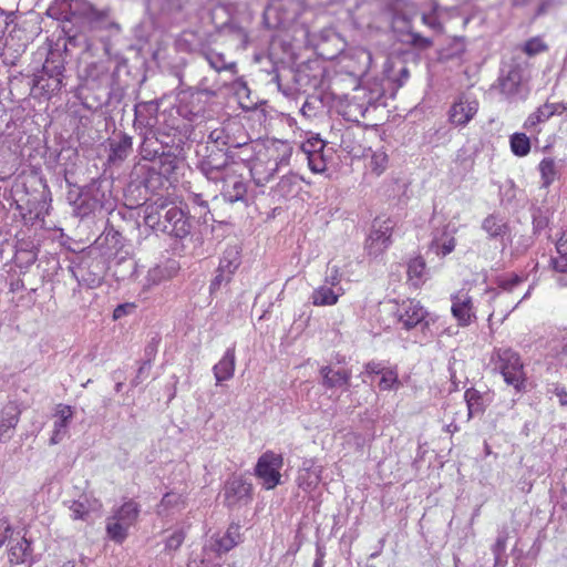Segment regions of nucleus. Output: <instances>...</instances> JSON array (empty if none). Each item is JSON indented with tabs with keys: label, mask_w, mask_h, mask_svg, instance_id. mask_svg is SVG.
Masks as SVG:
<instances>
[{
	"label": "nucleus",
	"mask_w": 567,
	"mask_h": 567,
	"mask_svg": "<svg viewBox=\"0 0 567 567\" xmlns=\"http://www.w3.org/2000/svg\"><path fill=\"white\" fill-rule=\"evenodd\" d=\"M544 104H545L547 111L549 112L550 117H553L554 115H560L565 111H567V104L563 103V102H556V103L546 102Z\"/></svg>",
	"instance_id": "nucleus-45"
},
{
	"label": "nucleus",
	"mask_w": 567,
	"mask_h": 567,
	"mask_svg": "<svg viewBox=\"0 0 567 567\" xmlns=\"http://www.w3.org/2000/svg\"><path fill=\"white\" fill-rule=\"evenodd\" d=\"M292 3H295V0H280V2L278 3V7L281 8V7H285L286 4L289 6Z\"/></svg>",
	"instance_id": "nucleus-56"
},
{
	"label": "nucleus",
	"mask_w": 567,
	"mask_h": 567,
	"mask_svg": "<svg viewBox=\"0 0 567 567\" xmlns=\"http://www.w3.org/2000/svg\"><path fill=\"white\" fill-rule=\"evenodd\" d=\"M217 131L212 132L210 137H214Z\"/></svg>",
	"instance_id": "nucleus-62"
},
{
	"label": "nucleus",
	"mask_w": 567,
	"mask_h": 567,
	"mask_svg": "<svg viewBox=\"0 0 567 567\" xmlns=\"http://www.w3.org/2000/svg\"><path fill=\"white\" fill-rule=\"evenodd\" d=\"M464 399L467 404L468 416L473 414L483 413L485 410L484 399L481 392L474 388H470L464 393Z\"/></svg>",
	"instance_id": "nucleus-30"
},
{
	"label": "nucleus",
	"mask_w": 567,
	"mask_h": 567,
	"mask_svg": "<svg viewBox=\"0 0 567 567\" xmlns=\"http://www.w3.org/2000/svg\"><path fill=\"white\" fill-rule=\"evenodd\" d=\"M508 80H509V76H508L506 80H504V81L502 82V87H503V90H505V89H506V84H507Z\"/></svg>",
	"instance_id": "nucleus-60"
},
{
	"label": "nucleus",
	"mask_w": 567,
	"mask_h": 567,
	"mask_svg": "<svg viewBox=\"0 0 567 567\" xmlns=\"http://www.w3.org/2000/svg\"><path fill=\"white\" fill-rule=\"evenodd\" d=\"M451 313L458 327H468L475 319L473 298L468 291L461 289L451 295Z\"/></svg>",
	"instance_id": "nucleus-9"
},
{
	"label": "nucleus",
	"mask_w": 567,
	"mask_h": 567,
	"mask_svg": "<svg viewBox=\"0 0 567 567\" xmlns=\"http://www.w3.org/2000/svg\"><path fill=\"white\" fill-rule=\"evenodd\" d=\"M19 422V414L13 413L0 420V439L6 436Z\"/></svg>",
	"instance_id": "nucleus-41"
},
{
	"label": "nucleus",
	"mask_w": 567,
	"mask_h": 567,
	"mask_svg": "<svg viewBox=\"0 0 567 567\" xmlns=\"http://www.w3.org/2000/svg\"><path fill=\"white\" fill-rule=\"evenodd\" d=\"M550 118L549 112L547 111L545 104L538 106L533 113H530L525 120L523 127L529 132L540 133V130H536V127L547 122Z\"/></svg>",
	"instance_id": "nucleus-28"
},
{
	"label": "nucleus",
	"mask_w": 567,
	"mask_h": 567,
	"mask_svg": "<svg viewBox=\"0 0 567 567\" xmlns=\"http://www.w3.org/2000/svg\"><path fill=\"white\" fill-rule=\"evenodd\" d=\"M509 146L515 156L524 157L530 152V140L525 133L516 132L509 136Z\"/></svg>",
	"instance_id": "nucleus-27"
},
{
	"label": "nucleus",
	"mask_w": 567,
	"mask_h": 567,
	"mask_svg": "<svg viewBox=\"0 0 567 567\" xmlns=\"http://www.w3.org/2000/svg\"><path fill=\"white\" fill-rule=\"evenodd\" d=\"M554 393L559 399L560 405H567V391L564 386H556Z\"/></svg>",
	"instance_id": "nucleus-53"
},
{
	"label": "nucleus",
	"mask_w": 567,
	"mask_h": 567,
	"mask_svg": "<svg viewBox=\"0 0 567 567\" xmlns=\"http://www.w3.org/2000/svg\"><path fill=\"white\" fill-rule=\"evenodd\" d=\"M252 501V485L240 476H234L225 482L224 504L228 508L248 505Z\"/></svg>",
	"instance_id": "nucleus-8"
},
{
	"label": "nucleus",
	"mask_w": 567,
	"mask_h": 567,
	"mask_svg": "<svg viewBox=\"0 0 567 567\" xmlns=\"http://www.w3.org/2000/svg\"><path fill=\"white\" fill-rule=\"evenodd\" d=\"M284 457L274 451L264 452L255 466V475L261 481L264 488L274 489L281 483Z\"/></svg>",
	"instance_id": "nucleus-5"
},
{
	"label": "nucleus",
	"mask_w": 567,
	"mask_h": 567,
	"mask_svg": "<svg viewBox=\"0 0 567 567\" xmlns=\"http://www.w3.org/2000/svg\"><path fill=\"white\" fill-rule=\"evenodd\" d=\"M61 6L69 11V18L89 17L93 13L94 8L87 0H60Z\"/></svg>",
	"instance_id": "nucleus-26"
},
{
	"label": "nucleus",
	"mask_w": 567,
	"mask_h": 567,
	"mask_svg": "<svg viewBox=\"0 0 567 567\" xmlns=\"http://www.w3.org/2000/svg\"><path fill=\"white\" fill-rule=\"evenodd\" d=\"M365 168L369 169L373 175L380 176L384 173L388 167L389 157L383 150L373 151L370 155H365Z\"/></svg>",
	"instance_id": "nucleus-25"
},
{
	"label": "nucleus",
	"mask_w": 567,
	"mask_h": 567,
	"mask_svg": "<svg viewBox=\"0 0 567 567\" xmlns=\"http://www.w3.org/2000/svg\"><path fill=\"white\" fill-rule=\"evenodd\" d=\"M537 169L544 188H549L559 178V169L553 157H544L539 162Z\"/></svg>",
	"instance_id": "nucleus-22"
},
{
	"label": "nucleus",
	"mask_w": 567,
	"mask_h": 567,
	"mask_svg": "<svg viewBox=\"0 0 567 567\" xmlns=\"http://www.w3.org/2000/svg\"><path fill=\"white\" fill-rule=\"evenodd\" d=\"M238 536H239L238 527H230V528H228L226 535L223 538L236 539Z\"/></svg>",
	"instance_id": "nucleus-55"
},
{
	"label": "nucleus",
	"mask_w": 567,
	"mask_h": 567,
	"mask_svg": "<svg viewBox=\"0 0 567 567\" xmlns=\"http://www.w3.org/2000/svg\"><path fill=\"white\" fill-rule=\"evenodd\" d=\"M319 372L322 377V384L328 389L350 385L352 373L348 369L333 370L329 365H323Z\"/></svg>",
	"instance_id": "nucleus-16"
},
{
	"label": "nucleus",
	"mask_w": 567,
	"mask_h": 567,
	"mask_svg": "<svg viewBox=\"0 0 567 567\" xmlns=\"http://www.w3.org/2000/svg\"><path fill=\"white\" fill-rule=\"evenodd\" d=\"M307 105H308V104H307V103H305V104H303V106L301 107V113H302L303 115H306V114L308 113V110H306Z\"/></svg>",
	"instance_id": "nucleus-59"
},
{
	"label": "nucleus",
	"mask_w": 567,
	"mask_h": 567,
	"mask_svg": "<svg viewBox=\"0 0 567 567\" xmlns=\"http://www.w3.org/2000/svg\"><path fill=\"white\" fill-rule=\"evenodd\" d=\"M386 369V367H384L382 363L380 362H375V361H371V362H368L364 367V370L368 374H377V375H381V373H383V371Z\"/></svg>",
	"instance_id": "nucleus-48"
},
{
	"label": "nucleus",
	"mask_w": 567,
	"mask_h": 567,
	"mask_svg": "<svg viewBox=\"0 0 567 567\" xmlns=\"http://www.w3.org/2000/svg\"><path fill=\"white\" fill-rule=\"evenodd\" d=\"M342 275L340 271V268L337 266H333L331 268L330 275L326 278V284L330 285L331 287L338 286L341 282Z\"/></svg>",
	"instance_id": "nucleus-47"
},
{
	"label": "nucleus",
	"mask_w": 567,
	"mask_h": 567,
	"mask_svg": "<svg viewBox=\"0 0 567 567\" xmlns=\"http://www.w3.org/2000/svg\"><path fill=\"white\" fill-rule=\"evenodd\" d=\"M392 16V22H403L409 27L416 16V6L409 0H391L386 6Z\"/></svg>",
	"instance_id": "nucleus-14"
},
{
	"label": "nucleus",
	"mask_w": 567,
	"mask_h": 567,
	"mask_svg": "<svg viewBox=\"0 0 567 567\" xmlns=\"http://www.w3.org/2000/svg\"><path fill=\"white\" fill-rule=\"evenodd\" d=\"M344 293L342 288L334 291L327 285L319 286L311 293V302L316 307L334 306L338 303L339 298Z\"/></svg>",
	"instance_id": "nucleus-18"
},
{
	"label": "nucleus",
	"mask_w": 567,
	"mask_h": 567,
	"mask_svg": "<svg viewBox=\"0 0 567 567\" xmlns=\"http://www.w3.org/2000/svg\"><path fill=\"white\" fill-rule=\"evenodd\" d=\"M556 249H557V252L561 256V257H565L567 256V236L565 234H563L557 243H556Z\"/></svg>",
	"instance_id": "nucleus-52"
},
{
	"label": "nucleus",
	"mask_w": 567,
	"mask_h": 567,
	"mask_svg": "<svg viewBox=\"0 0 567 567\" xmlns=\"http://www.w3.org/2000/svg\"><path fill=\"white\" fill-rule=\"evenodd\" d=\"M327 143L323 141L319 134L311 135L307 138L300 146V150L305 153L306 156L319 152L326 151Z\"/></svg>",
	"instance_id": "nucleus-35"
},
{
	"label": "nucleus",
	"mask_w": 567,
	"mask_h": 567,
	"mask_svg": "<svg viewBox=\"0 0 567 567\" xmlns=\"http://www.w3.org/2000/svg\"><path fill=\"white\" fill-rule=\"evenodd\" d=\"M394 221L391 218L377 217L364 241V250L371 257L383 255L392 245Z\"/></svg>",
	"instance_id": "nucleus-4"
},
{
	"label": "nucleus",
	"mask_w": 567,
	"mask_h": 567,
	"mask_svg": "<svg viewBox=\"0 0 567 567\" xmlns=\"http://www.w3.org/2000/svg\"><path fill=\"white\" fill-rule=\"evenodd\" d=\"M237 544V540L236 539H227V538H221L220 542H219V545L220 547L225 550V551H228L230 550L233 547H235Z\"/></svg>",
	"instance_id": "nucleus-54"
},
{
	"label": "nucleus",
	"mask_w": 567,
	"mask_h": 567,
	"mask_svg": "<svg viewBox=\"0 0 567 567\" xmlns=\"http://www.w3.org/2000/svg\"><path fill=\"white\" fill-rule=\"evenodd\" d=\"M73 408L66 404H58L54 411V424L52 435L50 437L51 444L60 443L68 434V427L73 419Z\"/></svg>",
	"instance_id": "nucleus-12"
},
{
	"label": "nucleus",
	"mask_w": 567,
	"mask_h": 567,
	"mask_svg": "<svg viewBox=\"0 0 567 567\" xmlns=\"http://www.w3.org/2000/svg\"><path fill=\"white\" fill-rule=\"evenodd\" d=\"M456 246V239L453 236L447 237L444 241L440 239H433L431 248L435 250V254L441 257L450 255Z\"/></svg>",
	"instance_id": "nucleus-36"
},
{
	"label": "nucleus",
	"mask_w": 567,
	"mask_h": 567,
	"mask_svg": "<svg viewBox=\"0 0 567 567\" xmlns=\"http://www.w3.org/2000/svg\"><path fill=\"white\" fill-rule=\"evenodd\" d=\"M239 264H240V261H239V257L237 255H235L233 258L224 256L219 261L218 269L233 276L235 274V271L237 270Z\"/></svg>",
	"instance_id": "nucleus-40"
},
{
	"label": "nucleus",
	"mask_w": 567,
	"mask_h": 567,
	"mask_svg": "<svg viewBox=\"0 0 567 567\" xmlns=\"http://www.w3.org/2000/svg\"><path fill=\"white\" fill-rule=\"evenodd\" d=\"M144 223L176 238H185L190 234L192 223L187 214L168 198L159 197L146 205Z\"/></svg>",
	"instance_id": "nucleus-1"
},
{
	"label": "nucleus",
	"mask_w": 567,
	"mask_h": 567,
	"mask_svg": "<svg viewBox=\"0 0 567 567\" xmlns=\"http://www.w3.org/2000/svg\"><path fill=\"white\" fill-rule=\"evenodd\" d=\"M140 515V506L134 501L125 502L112 516L114 520H120L125 525L135 524Z\"/></svg>",
	"instance_id": "nucleus-24"
},
{
	"label": "nucleus",
	"mask_w": 567,
	"mask_h": 567,
	"mask_svg": "<svg viewBox=\"0 0 567 567\" xmlns=\"http://www.w3.org/2000/svg\"><path fill=\"white\" fill-rule=\"evenodd\" d=\"M482 227L491 237H502L508 230L507 224L496 215L487 216Z\"/></svg>",
	"instance_id": "nucleus-29"
},
{
	"label": "nucleus",
	"mask_w": 567,
	"mask_h": 567,
	"mask_svg": "<svg viewBox=\"0 0 567 567\" xmlns=\"http://www.w3.org/2000/svg\"><path fill=\"white\" fill-rule=\"evenodd\" d=\"M308 166L315 174H321L327 171L328 159L324 151H319L307 156Z\"/></svg>",
	"instance_id": "nucleus-33"
},
{
	"label": "nucleus",
	"mask_w": 567,
	"mask_h": 567,
	"mask_svg": "<svg viewBox=\"0 0 567 567\" xmlns=\"http://www.w3.org/2000/svg\"><path fill=\"white\" fill-rule=\"evenodd\" d=\"M301 189L300 179L295 174L285 175L274 188L275 196L289 199L296 197Z\"/></svg>",
	"instance_id": "nucleus-19"
},
{
	"label": "nucleus",
	"mask_w": 567,
	"mask_h": 567,
	"mask_svg": "<svg viewBox=\"0 0 567 567\" xmlns=\"http://www.w3.org/2000/svg\"><path fill=\"white\" fill-rule=\"evenodd\" d=\"M71 512L73 519H85L89 515V511L85 508V506L78 502L71 506Z\"/></svg>",
	"instance_id": "nucleus-46"
},
{
	"label": "nucleus",
	"mask_w": 567,
	"mask_h": 567,
	"mask_svg": "<svg viewBox=\"0 0 567 567\" xmlns=\"http://www.w3.org/2000/svg\"><path fill=\"white\" fill-rule=\"evenodd\" d=\"M307 105H308V104H307V103H305V104H303V106L301 107V113H302L303 115H306V114L308 113V110H306Z\"/></svg>",
	"instance_id": "nucleus-58"
},
{
	"label": "nucleus",
	"mask_w": 567,
	"mask_h": 567,
	"mask_svg": "<svg viewBox=\"0 0 567 567\" xmlns=\"http://www.w3.org/2000/svg\"><path fill=\"white\" fill-rule=\"evenodd\" d=\"M422 22H423V24H425L426 27L431 28L432 30H434L436 32L444 31L443 24L440 22V20L435 13H423Z\"/></svg>",
	"instance_id": "nucleus-42"
},
{
	"label": "nucleus",
	"mask_w": 567,
	"mask_h": 567,
	"mask_svg": "<svg viewBox=\"0 0 567 567\" xmlns=\"http://www.w3.org/2000/svg\"><path fill=\"white\" fill-rule=\"evenodd\" d=\"M250 175L257 186H264L269 183L279 171L270 162L262 159L259 154L254 155L250 161Z\"/></svg>",
	"instance_id": "nucleus-13"
},
{
	"label": "nucleus",
	"mask_w": 567,
	"mask_h": 567,
	"mask_svg": "<svg viewBox=\"0 0 567 567\" xmlns=\"http://www.w3.org/2000/svg\"><path fill=\"white\" fill-rule=\"evenodd\" d=\"M236 368L235 348H228L221 359L213 367L216 384L230 380Z\"/></svg>",
	"instance_id": "nucleus-15"
},
{
	"label": "nucleus",
	"mask_w": 567,
	"mask_h": 567,
	"mask_svg": "<svg viewBox=\"0 0 567 567\" xmlns=\"http://www.w3.org/2000/svg\"><path fill=\"white\" fill-rule=\"evenodd\" d=\"M208 62L210 64V66L216 70L217 72H221V71H230L233 73H236V64L230 62V63H227L225 62L224 58L221 54H210L208 56Z\"/></svg>",
	"instance_id": "nucleus-38"
},
{
	"label": "nucleus",
	"mask_w": 567,
	"mask_h": 567,
	"mask_svg": "<svg viewBox=\"0 0 567 567\" xmlns=\"http://www.w3.org/2000/svg\"><path fill=\"white\" fill-rule=\"evenodd\" d=\"M133 142L132 137L122 135L118 141H113L110 144L109 163L116 164L123 162L132 152Z\"/></svg>",
	"instance_id": "nucleus-21"
},
{
	"label": "nucleus",
	"mask_w": 567,
	"mask_h": 567,
	"mask_svg": "<svg viewBox=\"0 0 567 567\" xmlns=\"http://www.w3.org/2000/svg\"><path fill=\"white\" fill-rule=\"evenodd\" d=\"M244 165L231 164L226 168V174L218 179L220 186V194L225 200L236 203L244 200L247 194V184L244 178Z\"/></svg>",
	"instance_id": "nucleus-6"
},
{
	"label": "nucleus",
	"mask_w": 567,
	"mask_h": 567,
	"mask_svg": "<svg viewBox=\"0 0 567 567\" xmlns=\"http://www.w3.org/2000/svg\"><path fill=\"white\" fill-rule=\"evenodd\" d=\"M547 3H542L537 10V14H542L546 11Z\"/></svg>",
	"instance_id": "nucleus-57"
},
{
	"label": "nucleus",
	"mask_w": 567,
	"mask_h": 567,
	"mask_svg": "<svg viewBox=\"0 0 567 567\" xmlns=\"http://www.w3.org/2000/svg\"><path fill=\"white\" fill-rule=\"evenodd\" d=\"M497 544L501 545V546L504 545V543L503 542L501 543V540H497Z\"/></svg>",
	"instance_id": "nucleus-63"
},
{
	"label": "nucleus",
	"mask_w": 567,
	"mask_h": 567,
	"mask_svg": "<svg viewBox=\"0 0 567 567\" xmlns=\"http://www.w3.org/2000/svg\"><path fill=\"white\" fill-rule=\"evenodd\" d=\"M31 542L25 537L16 542L11 540L8 548V560L11 565H21L27 561L28 557L31 556Z\"/></svg>",
	"instance_id": "nucleus-20"
},
{
	"label": "nucleus",
	"mask_w": 567,
	"mask_h": 567,
	"mask_svg": "<svg viewBox=\"0 0 567 567\" xmlns=\"http://www.w3.org/2000/svg\"><path fill=\"white\" fill-rule=\"evenodd\" d=\"M489 361L507 385L513 386L517 393L526 390L527 375L518 352L512 348H495Z\"/></svg>",
	"instance_id": "nucleus-2"
},
{
	"label": "nucleus",
	"mask_w": 567,
	"mask_h": 567,
	"mask_svg": "<svg viewBox=\"0 0 567 567\" xmlns=\"http://www.w3.org/2000/svg\"><path fill=\"white\" fill-rule=\"evenodd\" d=\"M411 42L414 47L421 49H427L433 45V41L430 38L423 37L417 32H411Z\"/></svg>",
	"instance_id": "nucleus-44"
},
{
	"label": "nucleus",
	"mask_w": 567,
	"mask_h": 567,
	"mask_svg": "<svg viewBox=\"0 0 567 567\" xmlns=\"http://www.w3.org/2000/svg\"><path fill=\"white\" fill-rule=\"evenodd\" d=\"M399 375L395 369L386 368L383 373H381V379L379 381V389L381 391L392 390L395 385H398Z\"/></svg>",
	"instance_id": "nucleus-37"
},
{
	"label": "nucleus",
	"mask_w": 567,
	"mask_h": 567,
	"mask_svg": "<svg viewBox=\"0 0 567 567\" xmlns=\"http://www.w3.org/2000/svg\"><path fill=\"white\" fill-rule=\"evenodd\" d=\"M546 51H548V45L540 37L530 38L523 45V52L528 56H534Z\"/></svg>",
	"instance_id": "nucleus-34"
},
{
	"label": "nucleus",
	"mask_w": 567,
	"mask_h": 567,
	"mask_svg": "<svg viewBox=\"0 0 567 567\" xmlns=\"http://www.w3.org/2000/svg\"><path fill=\"white\" fill-rule=\"evenodd\" d=\"M185 535L182 530L173 533L166 540L165 548L167 550H177L184 543Z\"/></svg>",
	"instance_id": "nucleus-43"
},
{
	"label": "nucleus",
	"mask_w": 567,
	"mask_h": 567,
	"mask_svg": "<svg viewBox=\"0 0 567 567\" xmlns=\"http://www.w3.org/2000/svg\"><path fill=\"white\" fill-rule=\"evenodd\" d=\"M181 501V495H175L174 493H166L161 501V505L164 507H173L178 504Z\"/></svg>",
	"instance_id": "nucleus-49"
},
{
	"label": "nucleus",
	"mask_w": 567,
	"mask_h": 567,
	"mask_svg": "<svg viewBox=\"0 0 567 567\" xmlns=\"http://www.w3.org/2000/svg\"><path fill=\"white\" fill-rule=\"evenodd\" d=\"M362 53H363V54H365V55H367V59L370 61V59H371L370 53H369V52H367V51H362Z\"/></svg>",
	"instance_id": "nucleus-61"
},
{
	"label": "nucleus",
	"mask_w": 567,
	"mask_h": 567,
	"mask_svg": "<svg viewBox=\"0 0 567 567\" xmlns=\"http://www.w3.org/2000/svg\"><path fill=\"white\" fill-rule=\"evenodd\" d=\"M478 101L461 95L450 107L449 120L456 126L467 125L478 111Z\"/></svg>",
	"instance_id": "nucleus-11"
},
{
	"label": "nucleus",
	"mask_w": 567,
	"mask_h": 567,
	"mask_svg": "<svg viewBox=\"0 0 567 567\" xmlns=\"http://www.w3.org/2000/svg\"><path fill=\"white\" fill-rule=\"evenodd\" d=\"M34 86L38 87L47 97H51L62 87V73L59 72L55 75H49L48 78L42 74L34 80Z\"/></svg>",
	"instance_id": "nucleus-23"
},
{
	"label": "nucleus",
	"mask_w": 567,
	"mask_h": 567,
	"mask_svg": "<svg viewBox=\"0 0 567 567\" xmlns=\"http://www.w3.org/2000/svg\"><path fill=\"white\" fill-rule=\"evenodd\" d=\"M231 164H239L233 161L223 150H214L200 162V171L212 182L218 183V179L226 174V168Z\"/></svg>",
	"instance_id": "nucleus-10"
},
{
	"label": "nucleus",
	"mask_w": 567,
	"mask_h": 567,
	"mask_svg": "<svg viewBox=\"0 0 567 567\" xmlns=\"http://www.w3.org/2000/svg\"><path fill=\"white\" fill-rule=\"evenodd\" d=\"M11 530L10 523L4 518H0V547L4 544Z\"/></svg>",
	"instance_id": "nucleus-50"
},
{
	"label": "nucleus",
	"mask_w": 567,
	"mask_h": 567,
	"mask_svg": "<svg viewBox=\"0 0 567 567\" xmlns=\"http://www.w3.org/2000/svg\"><path fill=\"white\" fill-rule=\"evenodd\" d=\"M426 270V261L421 255L411 258L406 265L408 281L414 288H420L425 281Z\"/></svg>",
	"instance_id": "nucleus-17"
},
{
	"label": "nucleus",
	"mask_w": 567,
	"mask_h": 567,
	"mask_svg": "<svg viewBox=\"0 0 567 567\" xmlns=\"http://www.w3.org/2000/svg\"><path fill=\"white\" fill-rule=\"evenodd\" d=\"M173 277L172 272L164 266L152 267L146 275L145 288L150 289L153 286H157L164 281L169 280Z\"/></svg>",
	"instance_id": "nucleus-32"
},
{
	"label": "nucleus",
	"mask_w": 567,
	"mask_h": 567,
	"mask_svg": "<svg viewBox=\"0 0 567 567\" xmlns=\"http://www.w3.org/2000/svg\"><path fill=\"white\" fill-rule=\"evenodd\" d=\"M131 526L125 525L120 520H114L113 517L109 518L106 523L107 536L117 544H122L127 535Z\"/></svg>",
	"instance_id": "nucleus-31"
},
{
	"label": "nucleus",
	"mask_w": 567,
	"mask_h": 567,
	"mask_svg": "<svg viewBox=\"0 0 567 567\" xmlns=\"http://www.w3.org/2000/svg\"><path fill=\"white\" fill-rule=\"evenodd\" d=\"M231 275L217 268V274L209 286L210 293L217 291L223 285H228L231 281Z\"/></svg>",
	"instance_id": "nucleus-39"
},
{
	"label": "nucleus",
	"mask_w": 567,
	"mask_h": 567,
	"mask_svg": "<svg viewBox=\"0 0 567 567\" xmlns=\"http://www.w3.org/2000/svg\"><path fill=\"white\" fill-rule=\"evenodd\" d=\"M385 308L392 316V322L406 331L423 323L429 316L427 310L415 298L390 299Z\"/></svg>",
	"instance_id": "nucleus-3"
},
{
	"label": "nucleus",
	"mask_w": 567,
	"mask_h": 567,
	"mask_svg": "<svg viewBox=\"0 0 567 567\" xmlns=\"http://www.w3.org/2000/svg\"><path fill=\"white\" fill-rule=\"evenodd\" d=\"M522 282V278L517 275H512L508 279H504L499 282V287L503 289H512L516 285Z\"/></svg>",
	"instance_id": "nucleus-51"
},
{
	"label": "nucleus",
	"mask_w": 567,
	"mask_h": 567,
	"mask_svg": "<svg viewBox=\"0 0 567 567\" xmlns=\"http://www.w3.org/2000/svg\"><path fill=\"white\" fill-rule=\"evenodd\" d=\"M256 154L262 159L270 162L278 169L290 164L293 154V146L288 141L267 140L255 145Z\"/></svg>",
	"instance_id": "nucleus-7"
}]
</instances>
